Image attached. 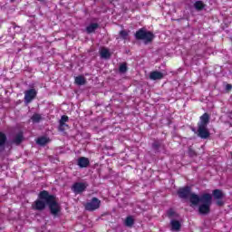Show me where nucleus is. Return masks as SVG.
I'll return each mask as SVG.
<instances>
[{
	"mask_svg": "<svg viewBox=\"0 0 232 232\" xmlns=\"http://www.w3.org/2000/svg\"><path fill=\"white\" fill-rule=\"evenodd\" d=\"M37 97V91L35 89H30L24 92V102L26 104H30Z\"/></svg>",
	"mask_w": 232,
	"mask_h": 232,
	"instance_id": "obj_8",
	"label": "nucleus"
},
{
	"mask_svg": "<svg viewBox=\"0 0 232 232\" xmlns=\"http://www.w3.org/2000/svg\"><path fill=\"white\" fill-rule=\"evenodd\" d=\"M170 226H171V230L172 231H180V222H179V220H172L170 222Z\"/></svg>",
	"mask_w": 232,
	"mask_h": 232,
	"instance_id": "obj_20",
	"label": "nucleus"
},
{
	"mask_svg": "<svg viewBox=\"0 0 232 232\" xmlns=\"http://www.w3.org/2000/svg\"><path fill=\"white\" fill-rule=\"evenodd\" d=\"M194 8L195 10H197L198 12L202 11L203 9L206 8V4H204V2L202 1H196L194 3Z\"/></svg>",
	"mask_w": 232,
	"mask_h": 232,
	"instance_id": "obj_18",
	"label": "nucleus"
},
{
	"mask_svg": "<svg viewBox=\"0 0 232 232\" xmlns=\"http://www.w3.org/2000/svg\"><path fill=\"white\" fill-rule=\"evenodd\" d=\"M188 198L193 206H198V203L201 202V205L198 207L200 215H208L210 213L211 204H213V196L211 194L203 193L198 197V195L191 193Z\"/></svg>",
	"mask_w": 232,
	"mask_h": 232,
	"instance_id": "obj_1",
	"label": "nucleus"
},
{
	"mask_svg": "<svg viewBox=\"0 0 232 232\" xmlns=\"http://www.w3.org/2000/svg\"><path fill=\"white\" fill-rule=\"evenodd\" d=\"M77 166H79V168H88V166H90V159L86 157L78 158Z\"/></svg>",
	"mask_w": 232,
	"mask_h": 232,
	"instance_id": "obj_13",
	"label": "nucleus"
},
{
	"mask_svg": "<svg viewBox=\"0 0 232 232\" xmlns=\"http://www.w3.org/2000/svg\"><path fill=\"white\" fill-rule=\"evenodd\" d=\"M38 1H43V0H38Z\"/></svg>",
	"mask_w": 232,
	"mask_h": 232,
	"instance_id": "obj_33",
	"label": "nucleus"
},
{
	"mask_svg": "<svg viewBox=\"0 0 232 232\" xmlns=\"http://www.w3.org/2000/svg\"><path fill=\"white\" fill-rule=\"evenodd\" d=\"M101 208V200L97 198H92L90 202L85 204L86 211H95Z\"/></svg>",
	"mask_w": 232,
	"mask_h": 232,
	"instance_id": "obj_7",
	"label": "nucleus"
},
{
	"mask_svg": "<svg viewBox=\"0 0 232 232\" xmlns=\"http://www.w3.org/2000/svg\"><path fill=\"white\" fill-rule=\"evenodd\" d=\"M120 39H122L123 41H130V31L127 30H121L119 33Z\"/></svg>",
	"mask_w": 232,
	"mask_h": 232,
	"instance_id": "obj_17",
	"label": "nucleus"
},
{
	"mask_svg": "<svg viewBox=\"0 0 232 232\" xmlns=\"http://www.w3.org/2000/svg\"><path fill=\"white\" fill-rule=\"evenodd\" d=\"M59 130L60 131H64V127L68 126L66 123H60L59 122Z\"/></svg>",
	"mask_w": 232,
	"mask_h": 232,
	"instance_id": "obj_28",
	"label": "nucleus"
},
{
	"mask_svg": "<svg viewBox=\"0 0 232 232\" xmlns=\"http://www.w3.org/2000/svg\"><path fill=\"white\" fill-rule=\"evenodd\" d=\"M36 143L39 144L40 146H44L48 143V139L46 137L38 138Z\"/></svg>",
	"mask_w": 232,
	"mask_h": 232,
	"instance_id": "obj_24",
	"label": "nucleus"
},
{
	"mask_svg": "<svg viewBox=\"0 0 232 232\" xmlns=\"http://www.w3.org/2000/svg\"><path fill=\"white\" fill-rule=\"evenodd\" d=\"M230 156H231V159H232V151L230 152Z\"/></svg>",
	"mask_w": 232,
	"mask_h": 232,
	"instance_id": "obj_32",
	"label": "nucleus"
},
{
	"mask_svg": "<svg viewBox=\"0 0 232 232\" xmlns=\"http://www.w3.org/2000/svg\"><path fill=\"white\" fill-rule=\"evenodd\" d=\"M135 39H137V41H143L144 44H150V43H153L155 34L151 31L140 28L136 32Z\"/></svg>",
	"mask_w": 232,
	"mask_h": 232,
	"instance_id": "obj_3",
	"label": "nucleus"
},
{
	"mask_svg": "<svg viewBox=\"0 0 232 232\" xmlns=\"http://www.w3.org/2000/svg\"><path fill=\"white\" fill-rule=\"evenodd\" d=\"M160 146H162V142H160L159 140L154 141L152 144V148L154 150H159L160 148Z\"/></svg>",
	"mask_w": 232,
	"mask_h": 232,
	"instance_id": "obj_26",
	"label": "nucleus"
},
{
	"mask_svg": "<svg viewBox=\"0 0 232 232\" xmlns=\"http://www.w3.org/2000/svg\"><path fill=\"white\" fill-rule=\"evenodd\" d=\"M168 215H169V217H173V215H175V211L170 208V209L168 211Z\"/></svg>",
	"mask_w": 232,
	"mask_h": 232,
	"instance_id": "obj_29",
	"label": "nucleus"
},
{
	"mask_svg": "<svg viewBox=\"0 0 232 232\" xmlns=\"http://www.w3.org/2000/svg\"><path fill=\"white\" fill-rule=\"evenodd\" d=\"M100 55H101V58L102 59H110V50H108L107 48L105 47H102L101 50H100Z\"/></svg>",
	"mask_w": 232,
	"mask_h": 232,
	"instance_id": "obj_15",
	"label": "nucleus"
},
{
	"mask_svg": "<svg viewBox=\"0 0 232 232\" xmlns=\"http://www.w3.org/2000/svg\"><path fill=\"white\" fill-rule=\"evenodd\" d=\"M12 144H15V146H21L23 142H24V133L23 130H20L16 134H14L13 140H12Z\"/></svg>",
	"mask_w": 232,
	"mask_h": 232,
	"instance_id": "obj_10",
	"label": "nucleus"
},
{
	"mask_svg": "<svg viewBox=\"0 0 232 232\" xmlns=\"http://www.w3.org/2000/svg\"><path fill=\"white\" fill-rule=\"evenodd\" d=\"M75 84H78V86H84L86 84V78L82 75L77 76L74 79Z\"/></svg>",
	"mask_w": 232,
	"mask_h": 232,
	"instance_id": "obj_16",
	"label": "nucleus"
},
{
	"mask_svg": "<svg viewBox=\"0 0 232 232\" xmlns=\"http://www.w3.org/2000/svg\"><path fill=\"white\" fill-rule=\"evenodd\" d=\"M178 195L179 198H189L191 195V187L187 186L179 188L178 190Z\"/></svg>",
	"mask_w": 232,
	"mask_h": 232,
	"instance_id": "obj_11",
	"label": "nucleus"
},
{
	"mask_svg": "<svg viewBox=\"0 0 232 232\" xmlns=\"http://www.w3.org/2000/svg\"><path fill=\"white\" fill-rule=\"evenodd\" d=\"M149 78L150 81H160L164 79V73L159 71L150 72Z\"/></svg>",
	"mask_w": 232,
	"mask_h": 232,
	"instance_id": "obj_12",
	"label": "nucleus"
},
{
	"mask_svg": "<svg viewBox=\"0 0 232 232\" xmlns=\"http://www.w3.org/2000/svg\"><path fill=\"white\" fill-rule=\"evenodd\" d=\"M190 155H197V153H195L193 150H190Z\"/></svg>",
	"mask_w": 232,
	"mask_h": 232,
	"instance_id": "obj_31",
	"label": "nucleus"
},
{
	"mask_svg": "<svg viewBox=\"0 0 232 232\" xmlns=\"http://www.w3.org/2000/svg\"><path fill=\"white\" fill-rule=\"evenodd\" d=\"M46 200H44V198H41V192L38 195V199H36L33 204H32V209L34 211H44L46 209Z\"/></svg>",
	"mask_w": 232,
	"mask_h": 232,
	"instance_id": "obj_5",
	"label": "nucleus"
},
{
	"mask_svg": "<svg viewBox=\"0 0 232 232\" xmlns=\"http://www.w3.org/2000/svg\"><path fill=\"white\" fill-rule=\"evenodd\" d=\"M86 188H88V183L76 182L72 185V190L76 195H79L80 193H82L83 191H85Z\"/></svg>",
	"mask_w": 232,
	"mask_h": 232,
	"instance_id": "obj_9",
	"label": "nucleus"
},
{
	"mask_svg": "<svg viewBox=\"0 0 232 232\" xmlns=\"http://www.w3.org/2000/svg\"><path fill=\"white\" fill-rule=\"evenodd\" d=\"M133 224H135V219L133 218V216H128V217L125 218L124 225H125L127 227H133Z\"/></svg>",
	"mask_w": 232,
	"mask_h": 232,
	"instance_id": "obj_19",
	"label": "nucleus"
},
{
	"mask_svg": "<svg viewBox=\"0 0 232 232\" xmlns=\"http://www.w3.org/2000/svg\"><path fill=\"white\" fill-rule=\"evenodd\" d=\"M97 28H99V24L92 23L89 26L86 27V32H87V34H93V32H95V30H97Z\"/></svg>",
	"mask_w": 232,
	"mask_h": 232,
	"instance_id": "obj_21",
	"label": "nucleus"
},
{
	"mask_svg": "<svg viewBox=\"0 0 232 232\" xmlns=\"http://www.w3.org/2000/svg\"><path fill=\"white\" fill-rule=\"evenodd\" d=\"M6 134L5 132L0 131V148H5V144H6Z\"/></svg>",
	"mask_w": 232,
	"mask_h": 232,
	"instance_id": "obj_22",
	"label": "nucleus"
},
{
	"mask_svg": "<svg viewBox=\"0 0 232 232\" xmlns=\"http://www.w3.org/2000/svg\"><path fill=\"white\" fill-rule=\"evenodd\" d=\"M41 198H44L49 206L51 215L55 217L61 212V205L57 202V198L54 195H50L48 191L43 190L41 191Z\"/></svg>",
	"mask_w": 232,
	"mask_h": 232,
	"instance_id": "obj_2",
	"label": "nucleus"
},
{
	"mask_svg": "<svg viewBox=\"0 0 232 232\" xmlns=\"http://www.w3.org/2000/svg\"><path fill=\"white\" fill-rule=\"evenodd\" d=\"M59 122L62 124H65V122H68V116L63 115Z\"/></svg>",
	"mask_w": 232,
	"mask_h": 232,
	"instance_id": "obj_27",
	"label": "nucleus"
},
{
	"mask_svg": "<svg viewBox=\"0 0 232 232\" xmlns=\"http://www.w3.org/2000/svg\"><path fill=\"white\" fill-rule=\"evenodd\" d=\"M31 121H33V122H34V123L41 122V121H43V116L41 114H39V113H34L31 117Z\"/></svg>",
	"mask_w": 232,
	"mask_h": 232,
	"instance_id": "obj_23",
	"label": "nucleus"
},
{
	"mask_svg": "<svg viewBox=\"0 0 232 232\" xmlns=\"http://www.w3.org/2000/svg\"><path fill=\"white\" fill-rule=\"evenodd\" d=\"M192 131H194L199 139H209L211 136L209 129H208L206 125H198V130H195V129H193Z\"/></svg>",
	"mask_w": 232,
	"mask_h": 232,
	"instance_id": "obj_4",
	"label": "nucleus"
},
{
	"mask_svg": "<svg viewBox=\"0 0 232 232\" xmlns=\"http://www.w3.org/2000/svg\"><path fill=\"white\" fill-rule=\"evenodd\" d=\"M212 195L214 197V200H217V206L222 208V206H224V200H222V198L226 197V194H224V192L221 189H214L212 191Z\"/></svg>",
	"mask_w": 232,
	"mask_h": 232,
	"instance_id": "obj_6",
	"label": "nucleus"
},
{
	"mask_svg": "<svg viewBox=\"0 0 232 232\" xmlns=\"http://www.w3.org/2000/svg\"><path fill=\"white\" fill-rule=\"evenodd\" d=\"M232 89V85L231 84H227V90L229 91Z\"/></svg>",
	"mask_w": 232,
	"mask_h": 232,
	"instance_id": "obj_30",
	"label": "nucleus"
},
{
	"mask_svg": "<svg viewBox=\"0 0 232 232\" xmlns=\"http://www.w3.org/2000/svg\"><path fill=\"white\" fill-rule=\"evenodd\" d=\"M199 119L200 121L198 122V126H208L209 124V114L208 112H205Z\"/></svg>",
	"mask_w": 232,
	"mask_h": 232,
	"instance_id": "obj_14",
	"label": "nucleus"
},
{
	"mask_svg": "<svg viewBox=\"0 0 232 232\" xmlns=\"http://www.w3.org/2000/svg\"><path fill=\"white\" fill-rule=\"evenodd\" d=\"M120 73H126L128 72V63H123L119 67Z\"/></svg>",
	"mask_w": 232,
	"mask_h": 232,
	"instance_id": "obj_25",
	"label": "nucleus"
}]
</instances>
